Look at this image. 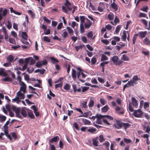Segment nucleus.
I'll return each instance as SVG.
<instances>
[{"label": "nucleus", "instance_id": "nucleus-1", "mask_svg": "<svg viewBox=\"0 0 150 150\" xmlns=\"http://www.w3.org/2000/svg\"><path fill=\"white\" fill-rule=\"evenodd\" d=\"M113 126L118 129H120L123 127L126 130L127 129L131 126V125L128 123H125L120 121L116 120V123L113 124Z\"/></svg>", "mask_w": 150, "mask_h": 150}, {"label": "nucleus", "instance_id": "nucleus-2", "mask_svg": "<svg viewBox=\"0 0 150 150\" xmlns=\"http://www.w3.org/2000/svg\"><path fill=\"white\" fill-rule=\"evenodd\" d=\"M132 102H129V110L131 112L133 111V108L132 105L135 108H137L138 106V101L134 97L131 98Z\"/></svg>", "mask_w": 150, "mask_h": 150}, {"label": "nucleus", "instance_id": "nucleus-3", "mask_svg": "<svg viewBox=\"0 0 150 150\" xmlns=\"http://www.w3.org/2000/svg\"><path fill=\"white\" fill-rule=\"evenodd\" d=\"M71 5V3L68 0H66V2L64 3V6H62V9L63 11L66 13L68 14V10L71 11L72 10V8L69 7Z\"/></svg>", "mask_w": 150, "mask_h": 150}, {"label": "nucleus", "instance_id": "nucleus-4", "mask_svg": "<svg viewBox=\"0 0 150 150\" xmlns=\"http://www.w3.org/2000/svg\"><path fill=\"white\" fill-rule=\"evenodd\" d=\"M35 60L31 57H30L25 59V64L24 66H27L29 63L30 65L34 64L35 63Z\"/></svg>", "mask_w": 150, "mask_h": 150}, {"label": "nucleus", "instance_id": "nucleus-5", "mask_svg": "<svg viewBox=\"0 0 150 150\" xmlns=\"http://www.w3.org/2000/svg\"><path fill=\"white\" fill-rule=\"evenodd\" d=\"M133 115L136 117H142L143 115V112L140 109L134 111Z\"/></svg>", "mask_w": 150, "mask_h": 150}, {"label": "nucleus", "instance_id": "nucleus-6", "mask_svg": "<svg viewBox=\"0 0 150 150\" xmlns=\"http://www.w3.org/2000/svg\"><path fill=\"white\" fill-rule=\"evenodd\" d=\"M112 61L116 65H120L123 62L122 60H119L118 56L116 55L112 57Z\"/></svg>", "mask_w": 150, "mask_h": 150}, {"label": "nucleus", "instance_id": "nucleus-7", "mask_svg": "<svg viewBox=\"0 0 150 150\" xmlns=\"http://www.w3.org/2000/svg\"><path fill=\"white\" fill-rule=\"evenodd\" d=\"M97 120L96 121V123L99 124H102V122L101 120L102 118H103L104 117L103 115L101 114H97L96 115Z\"/></svg>", "mask_w": 150, "mask_h": 150}, {"label": "nucleus", "instance_id": "nucleus-8", "mask_svg": "<svg viewBox=\"0 0 150 150\" xmlns=\"http://www.w3.org/2000/svg\"><path fill=\"white\" fill-rule=\"evenodd\" d=\"M147 34L146 31H140L138 32L137 34H138L139 37L141 39H142L144 38Z\"/></svg>", "mask_w": 150, "mask_h": 150}, {"label": "nucleus", "instance_id": "nucleus-9", "mask_svg": "<svg viewBox=\"0 0 150 150\" xmlns=\"http://www.w3.org/2000/svg\"><path fill=\"white\" fill-rule=\"evenodd\" d=\"M21 86L20 87V91H23L24 93H25L26 92V86L24 83H22V84H20Z\"/></svg>", "mask_w": 150, "mask_h": 150}, {"label": "nucleus", "instance_id": "nucleus-10", "mask_svg": "<svg viewBox=\"0 0 150 150\" xmlns=\"http://www.w3.org/2000/svg\"><path fill=\"white\" fill-rule=\"evenodd\" d=\"M47 62L46 60L45 59L41 61H38L36 64L35 66H42L46 65Z\"/></svg>", "mask_w": 150, "mask_h": 150}, {"label": "nucleus", "instance_id": "nucleus-11", "mask_svg": "<svg viewBox=\"0 0 150 150\" xmlns=\"http://www.w3.org/2000/svg\"><path fill=\"white\" fill-rule=\"evenodd\" d=\"M13 110L15 112L16 116L19 118H21V116L20 114V110L18 108H17L15 107H13Z\"/></svg>", "mask_w": 150, "mask_h": 150}, {"label": "nucleus", "instance_id": "nucleus-12", "mask_svg": "<svg viewBox=\"0 0 150 150\" xmlns=\"http://www.w3.org/2000/svg\"><path fill=\"white\" fill-rule=\"evenodd\" d=\"M96 129L93 127H88L87 129V132L92 134L95 133V132L96 130Z\"/></svg>", "mask_w": 150, "mask_h": 150}, {"label": "nucleus", "instance_id": "nucleus-13", "mask_svg": "<svg viewBox=\"0 0 150 150\" xmlns=\"http://www.w3.org/2000/svg\"><path fill=\"white\" fill-rule=\"evenodd\" d=\"M59 139V137L58 136L54 137L52 138L49 141L50 143H52L54 142H57Z\"/></svg>", "mask_w": 150, "mask_h": 150}, {"label": "nucleus", "instance_id": "nucleus-14", "mask_svg": "<svg viewBox=\"0 0 150 150\" xmlns=\"http://www.w3.org/2000/svg\"><path fill=\"white\" fill-rule=\"evenodd\" d=\"M93 144V145L96 146H98V144L99 142L98 141V137H96L95 138L93 139H92Z\"/></svg>", "mask_w": 150, "mask_h": 150}, {"label": "nucleus", "instance_id": "nucleus-15", "mask_svg": "<svg viewBox=\"0 0 150 150\" xmlns=\"http://www.w3.org/2000/svg\"><path fill=\"white\" fill-rule=\"evenodd\" d=\"M50 59L51 60V62L53 63V64H55V66H59L58 64H57V63L59 62L58 60L55 58L54 57H51L50 58Z\"/></svg>", "mask_w": 150, "mask_h": 150}, {"label": "nucleus", "instance_id": "nucleus-16", "mask_svg": "<svg viewBox=\"0 0 150 150\" xmlns=\"http://www.w3.org/2000/svg\"><path fill=\"white\" fill-rule=\"evenodd\" d=\"M120 22V20L118 18L117 16H116L115 17V18L114 20V22H113L112 21H111L110 23L112 25H115L117 24V23H119Z\"/></svg>", "mask_w": 150, "mask_h": 150}, {"label": "nucleus", "instance_id": "nucleus-17", "mask_svg": "<svg viewBox=\"0 0 150 150\" xmlns=\"http://www.w3.org/2000/svg\"><path fill=\"white\" fill-rule=\"evenodd\" d=\"M4 71V69H0V76H7V74Z\"/></svg>", "mask_w": 150, "mask_h": 150}, {"label": "nucleus", "instance_id": "nucleus-18", "mask_svg": "<svg viewBox=\"0 0 150 150\" xmlns=\"http://www.w3.org/2000/svg\"><path fill=\"white\" fill-rule=\"evenodd\" d=\"M17 96L20 97L21 99H24L25 98L24 93H22L20 91H18L17 93Z\"/></svg>", "mask_w": 150, "mask_h": 150}, {"label": "nucleus", "instance_id": "nucleus-19", "mask_svg": "<svg viewBox=\"0 0 150 150\" xmlns=\"http://www.w3.org/2000/svg\"><path fill=\"white\" fill-rule=\"evenodd\" d=\"M92 25V22H86L84 24V26L86 29H88L90 28Z\"/></svg>", "mask_w": 150, "mask_h": 150}, {"label": "nucleus", "instance_id": "nucleus-20", "mask_svg": "<svg viewBox=\"0 0 150 150\" xmlns=\"http://www.w3.org/2000/svg\"><path fill=\"white\" fill-rule=\"evenodd\" d=\"M114 14L112 13H110L108 15L107 18L109 21H112L114 18Z\"/></svg>", "mask_w": 150, "mask_h": 150}, {"label": "nucleus", "instance_id": "nucleus-21", "mask_svg": "<svg viewBox=\"0 0 150 150\" xmlns=\"http://www.w3.org/2000/svg\"><path fill=\"white\" fill-rule=\"evenodd\" d=\"M1 81L5 82H11L12 81V79L9 77L7 76L4 79H1Z\"/></svg>", "mask_w": 150, "mask_h": 150}, {"label": "nucleus", "instance_id": "nucleus-22", "mask_svg": "<svg viewBox=\"0 0 150 150\" xmlns=\"http://www.w3.org/2000/svg\"><path fill=\"white\" fill-rule=\"evenodd\" d=\"M77 69H78V70L79 71L78 72H77V77L79 79V80L80 81H81V82H84V80L81 79H80V78H79V77L80 76V72L81 71V69L80 68H79V67H78Z\"/></svg>", "mask_w": 150, "mask_h": 150}, {"label": "nucleus", "instance_id": "nucleus-23", "mask_svg": "<svg viewBox=\"0 0 150 150\" xmlns=\"http://www.w3.org/2000/svg\"><path fill=\"white\" fill-rule=\"evenodd\" d=\"M28 110H29V112H28V115L31 118L34 119L35 118V116L33 112L31 110H29L28 109Z\"/></svg>", "mask_w": 150, "mask_h": 150}, {"label": "nucleus", "instance_id": "nucleus-24", "mask_svg": "<svg viewBox=\"0 0 150 150\" xmlns=\"http://www.w3.org/2000/svg\"><path fill=\"white\" fill-rule=\"evenodd\" d=\"M21 114L24 117H26L27 115V112L26 109H23L21 112Z\"/></svg>", "mask_w": 150, "mask_h": 150}, {"label": "nucleus", "instance_id": "nucleus-25", "mask_svg": "<svg viewBox=\"0 0 150 150\" xmlns=\"http://www.w3.org/2000/svg\"><path fill=\"white\" fill-rule=\"evenodd\" d=\"M112 8L114 9L115 11H117L118 10L117 5L114 2L111 4Z\"/></svg>", "mask_w": 150, "mask_h": 150}, {"label": "nucleus", "instance_id": "nucleus-26", "mask_svg": "<svg viewBox=\"0 0 150 150\" xmlns=\"http://www.w3.org/2000/svg\"><path fill=\"white\" fill-rule=\"evenodd\" d=\"M67 29L68 32L71 35H74V32L73 30L70 27H67L66 28Z\"/></svg>", "mask_w": 150, "mask_h": 150}, {"label": "nucleus", "instance_id": "nucleus-27", "mask_svg": "<svg viewBox=\"0 0 150 150\" xmlns=\"http://www.w3.org/2000/svg\"><path fill=\"white\" fill-rule=\"evenodd\" d=\"M143 41V43L146 45H150V41L147 37H146Z\"/></svg>", "mask_w": 150, "mask_h": 150}, {"label": "nucleus", "instance_id": "nucleus-28", "mask_svg": "<svg viewBox=\"0 0 150 150\" xmlns=\"http://www.w3.org/2000/svg\"><path fill=\"white\" fill-rule=\"evenodd\" d=\"M71 76L74 79L76 77V72L75 69H73L72 70Z\"/></svg>", "mask_w": 150, "mask_h": 150}, {"label": "nucleus", "instance_id": "nucleus-29", "mask_svg": "<svg viewBox=\"0 0 150 150\" xmlns=\"http://www.w3.org/2000/svg\"><path fill=\"white\" fill-rule=\"evenodd\" d=\"M127 83L130 86H133L134 84H137V83L136 82H134V81L132 80H130V81H129Z\"/></svg>", "mask_w": 150, "mask_h": 150}, {"label": "nucleus", "instance_id": "nucleus-30", "mask_svg": "<svg viewBox=\"0 0 150 150\" xmlns=\"http://www.w3.org/2000/svg\"><path fill=\"white\" fill-rule=\"evenodd\" d=\"M109 108L108 105H106L103 107L102 109V111L103 112H106L109 110Z\"/></svg>", "mask_w": 150, "mask_h": 150}, {"label": "nucleus", "instance_id": "nucleus-31", "mask_svg": "<svg viewBox=\"0 0 150 150\" xmlns=\"http://www.w3.org/2000/svg\"><path fill=\"white\" fill-rule=\"evenodd\" d=\"M28 13L31 16V17L33 18L35 17V13L31 10H28Z\"/></svg>", "mask_w": 150, "mask_h": 150}, {"label": "nucleus", "instance_id": "nucleus-32", "mask_svg": "<svg viewBox=\"0 0 150 150\" xmlns=\"http://www.w3.org/2000/svg\"><path fill=\"white\" fill-rule=\"evenodd\" d=\"M81 120L82 122L85 125H89L91 123L89 120L84 118L82 119Z\"/></svg>", "mask_w": 150, "mask_h": 150}, {"label": "nucleus", "instance_id": "nucleus-33", "mask_svg": "<svg viewBox=\"0 0 150 150\" xmlns=\"http://www.w3.org/2000/svg\"><path fill=\"white\" fill-rule=\"evenodd\" d=\"M123 35L122 36V38H121L122 40L124 41H126V39L127 38V35H126V32L125 31H124L123 32Z\"/></svg>", "mask_w": 150, "mask_h": 150}, {"label": "nucleus", "instance_id": "nucleus-34", "mask_svg": "<svg viewBox=\"0 0 150 150\" xmlns=\"http://www.w3.org/2000/svg\"><path fill=\"white\" fill-rule=\"evenodd\" d=\"M6 58L7 61L9 62H12L13 59V56L12 55H9Z\"/></svg>", "mask_w": 150, "mask_h": 150}, {"label": "nucleus", "instance_id": "nucleus-35", "mask_svg": "<svg viewBox=\"0 0 150 150\" xmlns=\"http://www.w3.org/2000/svg\"><path fill=\"white\" fill-rule=\"evenodd\" d=\"M21 37L23 39L25 40H27V38L28 37V36L26 32H22Z\"/></svg>", "mask_w": 150, "mask_h": 150}, {"label": "nucleus", "instance_id": "nucleus-36", "mask_svg": "<svg viewBox=\"0 0 150 150\" xmlns=\"http://www.w3.org/2000/svg\"><path fill=\"white\" fill-rule=\"evenodd\" d=\"M80 30L81 33H83L85 32L84 26L82 24H80Z\"/></svg>", "mask_w": 150, "mask_h": 150}, {"label": "nucleus", "instance_id": "nucleus-37", "mask_svg": "<svg viewBox=\"0 0 150 150\" xmlns=\"http://www.w3.org/2000/svg\"><path fill=\"white\" fill-rule=\"evenodd\" d=\"M108 57H107L104 54H102L101 59V61H103L106 60H108Z\"/></svg>", "mask_w": 150, "mask_h": 150}, {"label": "nucleus", "instance_id": "nucleus-38", "mask_svg": "<svg viewBox=\"0 0 150 150\" xmlns=\"http://www.w3.org/2000/svg\"><path fill=\"white\" fill-rule=\"evenodd\" d=\"M63 30L64 31L63 32L62 37L63 38L65 39L68 36V34L67 32L66 31V29H64Z\"/></svg>", "mask_w": 150, "mask_h": 150}, {"label": "nucleus", "instance_id": "nucleus-39", "mask_svg": "<svg viewBox=\"0 0 150 150\" xmlns=\"http://www.w3.org/2000/svg\"><path fill=\"white\" fill-rule=\"evenodd\" d=\"M94 100L91 99H90V101L88 104V106L89 108L92 107L94 105Z\"/></svg>", "mask_w": 150, "mask_h": 150}, {"label": "nucleus", "instance_id": "nucleus-40", "mask_svg": "<svg viewBox=\"0 0 150 150\" xmlns=\"http://www.w3.org/2000/svg\"><path fill=\"white\" fill-rule=\"evenodd\" d=\"M71 87V86L70 85L66 83L64 86L63 88L64 89L68 90H69Z\"/></svg>", "mask_w": 150, "mask_h": 150}, {"label": "nucleus", "instance_id": "nucleus-41", "mask_svg": "<svg viewBox=\"0 0 150 150\" xmlns=\"http://www.w3.org/2000/svg\"><path fill=\"white\" fill-rule=\"evenodd\" d=\"M87 102H85L83 101V102L81 104V105L82 106V108L85 109L87 108Z\"/></svg>", "mask_w": 150, "mask_h": 150}, {"label": "nucleus", "instance_id": "nucleus-42", "mask_svg": "<svg viewBox=\"0 0 150 150\" xmlns=\"http://www.w3.org/2000/svg\"><path fill=\"white\" fill-rule=\"evenodd\" d=\"M138 35V34H135L134 35L133 38H132V41L133 44L134 45L135 44V42L136 41L137 37Z\"/></svg>", "mask_w": 150, "mask_h": 150}, {"label": "nucleus", "instance_id": "nucleus-43", "mask_svg": "<svg viewBox=\"0 0 150 150\" xmlns=\"http://www.w3.org/2000/svg\"><path fill=\"white\" fill-rule=\"evenodd\" d=\"M80 20L81 21V23L83 24V23H84L85 18L84 16H80Z\"/></svg>", "mask_w": 150, "mask_h": 150}, {"label": "nucleus", "instance_id": "nucleus-44", "mask_svg": "<svg viewBox=\"0 0 150 150\" xmlns=\"http://www.w3.org/2000/svg\"><path fill=\"white\" fill-rule=\"evenodd\" d=\"M122 60L125 61H128L129 59V57L126 54H123L122 55Z\"/></svg>", "mask_w": 150, "mask_h": 150}, {"label": "nucleus", "instance_id": "nucleus-45", "mask_svg": "<svg viewBox=\"0 0 150 150\" xmlns=\"http://www.w3.org/2000/svg\"><path fill=\"white\" fill-rule=\"evenodd\" d=\"M31 109H32L34 111V113H35L36 112H37V111L38 110V108L36 107V106L35 105H32L31 107Z\"/></svg>", "mask_w": 150, "mask_h": 150}, {"label": "nucleus", "instance_id": "nucleus-46", "mask_svg": "<svg viewBox=\"0 0 150 150\" xmlns=\"http://www.w3.org/2000/svg\"><path fill=\"white\" fill-rule=\"evenodd\" d=\"M31 109H32L34 111V113H35L36 112H37V111L38 110V108L36 107V106L35 105H32L31 107Z\"/></svg>", "mask_w": 150, "mask_h": 150}, {"label": "nucleus", "instance_id": "nucleus-47", "mask_svg": "<svg viewBox=\"0 0 150 150\" xmlns=\"http://www.w3.org/2000/svg\"><path fill=\"white\" fill-rule=\"evenodd\" d=\"M141 21L144 25L145 27L146 28L147 26V21L145 19H142Z\"/></svg>", "mask_w": 150, "mask_h": 150}, {"label": "nucleus", "instance_id": "nucleus-48", "mask_svg": "<svg viewBox=\"0 0 150 150\" xmlns=\"http://www.w3.org/2000/svg\"><path fill=\"white\" fill-rule=\"evenodd\" d=\"M121 27V25H118L116 27L115 32L117 33H119L120 31V30Z\"/></svg>", "mask_w": 150, "mask_h": 150}, {"label": "nucleus", "instance_id": "nucleus-49", "mask_svg": "<svg viewBox=\"0 0 150 150\" xmlns=\"http://www.w3.org/2000/svg\"><path fill=\"white\" fill-rule=\"evenodd\" d=\"M7 22V25L6 26L9 29H10L12 27V24L11 21H8Z\"/></svg>", "mask_w": 150, "mask_h": 150}, {"label": "nucleus", "instance_id": "nucleus-50", "mask_svg": "<svg viewBox=\"0 0 150 150\" xmlns=\"http://www.w3.org/2000/svg\"><path fill=\"white\" fill-rule=\"evenodd\" d=\"M140 80V79L138 78L137 75H135L133 76L132 78V80L134 81V82Z\"/></svg>", "mask_w": 150, "mask_h": 150}, {"label": "nucleus", "instance_id": "nucleus-51", "mask_svg": "<svg viewBox=\"0 0 150 150\" xmlns=\"http://www.w3.org/2000/svg\"><path fill=\"white\" fill-rule=\"evenodd\" d=\"M93 33L92 31H90L87 34V37L90 38H92L93 36Z\"/></svg>", "mask_w": 150, "mask_h": 150}, {"label": "nucleus", "instance_id": "nucleus-52", "mask_svg": "<svg viewBox=\"0 0 150 150\" xmlns=\"http://www.w3.org/2000/svg\"><path fill=\"white\" fill-rule=\"evenodd\" d=\"M103 116L104 118L105 117H107L108 119L111 120H112L113 119V118L112 117L108 115H103Z\"/></svg>", "mask_w": 150, "mask_h": 150}, {"label": "nucleus", "instance_id": "nucleus-53", "mask_svg": "<svg viewBox=\"0 0 150 150\" xmlns=\"http://www.w3.org/2000/svg\"><path fill=\"white\" fill-rule=\"evenodd\" d=\"M139 17H143L146 18H148L147 15L146 14L144 13H140L139 14Z\"/></svg>", "mask_w": 150, "mask_h": 150}, {"label": "nucleus", "instance_id": "nucleus-54", "mask_svg": "<svg viewBox=\"0 0 150 150\" xmlns=\"http://www.w3.org/2000/svg\"><path fill=\"white\" fill-rule=\"evenodd\" d=\"M43 39L44 41L45 42H49L50 41V39L47 36H44L43 37Z\"/></svg>", "mask_w": 150, "mask_h": 150}, {"label": "nucleus", "instance_id": "nucleus-55", "mask_svg": "<svg viewBox=\"0 0 150 150\" xmlns=\"http://www.w3.org/2000/svg\"><path fill=\"white\" fill-rule=\"evenodd\" d=\"M8 10L7 9H4L3 11L2 15L3 16H5L7 14Z\"/></svg>", "mask_w": 150, "mask_h": 150}, {"label": "nucleus", "instance_id": "nucleus-56", "mask_svg": "<svg viewBox=\"0 0 150 150\" xmlns=\"http://www.w3.org/2000/svg\"><path fill=\"white\" fill-rule=\"evenodd\" d=\"M21 101L20 98L19 97H16L15 98L12 99V102L17 101V103H18Z\"/></svg>", "mask_w": 150, "mask_h": 150}, {"label": "nucleus", "instance_id": "nucleus-57", "mask_svg": "<svg viewBox=\"0 0 150 150\" xmlns=\"http://www.w3.org/2000/svg\"><path fill=\"white\" fill-rule=\"evenodd\" d=\"M100 100V103L103 105H104L106 103V101L103 98H101Z\"/></svg>", "mask_w": 150, "mask_h": 150}, {"label": "nucleus", "instance_id": "nucleus-58", "mask_svg": "<svg viewBox=\"0 0 150 150\" xmlns=\"http://www.w3.org/2000/svg\"><path fill=\"white\" fill-rule=\"evenodd\" d=\"M124 141L126 143H129L132 142V141L130 139L125 138H124Z\"/></svg>", "mask_w": 150, "mask_h": 150}, {"label": "nucleus", "instance_id": "nucleus-59", "mask_svg": "<svg viewBox=\"0 0 150 150\" xmlns=\"http://www.w3.org/2000/svg\"><path fill=\"white\" fill-rule=\"evenodd\" d=\"M99 141L100 142H102L105 140L103 136L102 135H100L99 137Z\"/></svg>", "mask_w": 150, "mask_h": 150}, {"label": "nucleus", "instance_id": "nucleus-60", "mask_svg": "<svg viewBox=\"0 0 150 150\" xmlns=\"http://www.w3.org/2000/svg\"><path fill=\"white\" fill-rule=\"evenodd\" d=\"M88 128V127H83L81 128V129L82 132H86L87 131V129Z\"/></svg>", "mask_w": 150, "mask_h": 150}, {"label": "nucleus", "instance_id": "nucleus-61", "mask_svg": "<svg viewBox=\"0 0 150 150\" xmlns=\"http://www.w3.org/2000/svg\"><path fill=\"white\" fill-rule=\"evenodd\" d=\"M9 41L10 43L12 44H15L16 43L15 40L13 38H9Z\"/></svg>", "mask_w": 150, "mask_h": 150}, {"label": "nucleus", "instance_id": "nucleus-62", "mask_svg": "<svg viewBox=\"0 0 150 150\" xmlns=\"http://www.w3.org/2000/svg\"><path fill=\"white\" fill-rule=\"evenodd\" d=\"M96 61V59L95 57H93L91 60V62L92 64H95Z\"/></svg>", "mask_w": 150, "mask_h": 150}, {"label": "nucleus", "instance_id": "nucleus-63", "mask_svg": "<svg viewBox=\"0 0 150 150\" xmlns=\"http://www.w3.org/2000/svg\"><path fill=\"white\" fill-rule=\"evenodd\" d=\"M112 28V26L110 24H108L105 26V29L106 28L108 30H110Z\"/></svg>", "mask_w": 150, "mask_h": 150}, {"label": "nucleus", "instance_id": "nucleus-64", "mask_svg": "<svg viewBox=\"0 0 150 150\" xmlns=\"http://www.w3.org/2000/svg\"><path fill=\"white\" fill-rule=\"evenodd\" d=\"M33 70L34 69L31 67H30L27 69V71L30 73H32Z\"/></svg>", "mask_w": 150, "mask_h": 150}]
</instances>
